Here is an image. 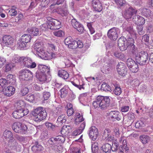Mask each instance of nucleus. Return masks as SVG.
<instances>
[{"mask_svg":"<svg viewBox=\"0 0 153 153\" xmlns=\"http://www.w3.org/2000/svg\"><path fill=\"white\" fill-rule=\"evenodd\" d=\"M118 46L121 51L126 50L128 48L132 53L135 55V59L137 62L141 65L145 64L148 61V56L146 52L142 51L137 53V48L134 44V39L129 38L128 40L123 37L120 38L118 42Z\"/></svg>","mask_w":153,"mask_h":153,"instance_id":"obj_1","label":"nucleus"},{"mask_svg":"<svg viewBox=\"0 0 153 153\" xmlns=\"http://www.w3.org/2000/svg\"><path fill=\"white\" fill-rule=\"evenodd\" d=\"M49 72L50 67L42 64H39L36 72V76L41 82H44L46 81L48 82L51 79Z\"/></svg>","mask_w":153,"mask_h":153,"instance_id":"obj_2","label":"nucleus"},{"mask_svg":"<svg viewBox=\"0 0 153 153\" xmlns=\"http://www.w3.org/2000/svg\"><path fill=\"white\" fill-rule=\"evenodd\" d=\"M110 101L108 97L98 96L93 102V105L95 108L100 107L101 109H105L108 106Z\"/></svg>","mask_w":153,"mask_h":153,"instance_id":"obj_3","label":"nucleus"},{"mask_svg":"<svg viewBox=\"0 0 153 153\" xmlns=\"http://www.w3.org/2000/svg\"><path fill=\"white\" fill-rule=\"evenodd\" d=\"M33 115L35 121H40L45 118L47 113L45 108L39 107L35 109Z\"/></svg>","mask_w":153,"mask_h":153,"instance_id":"obj_4","label":"nucleus"},{"mask_svg":"<svg viewBox=\"0 0 153 153\" xmlns=\"http://www.w3.org/2000/svg\"><path fill=\"white\" fill-rule=\"evenodd\" d=\"M12 128L15 132L22 134L26 133L27 130L26 125L19 122L14 123L12 126Z\"/></svg>","mask_w":153,"mask_h":153,"instance_id":"obj_5","label":"nucleus"},{"mask_svg":"<svg viewBox=\"0 0 153 153\" xmlns=\"http://www.w3.org/2000/svg\"><path fill=\"white\" fill-rule=\"evenodd\" d=\"M17 109L14 111L12 114L13 117L16 119L20 118L28 113L29 110L27 109Z\"/></svg>","mask_w":153,"mask_h":153,"instance_id":"obj_6","label":"nucleus"},{"mask_svg":"<svg viewBox=\"0 0 153 153\" xmlns=\"http://www.w3.org/2000/svg\"><path fill=\"white\" fill-rule=\"evenodd\" d=\"M14 43V39L10 35H5L3 37L2 44L3 45L11 47L13 45Z\"/></svg>","mask_w":153,"mask_h":153,"instance_id":"obj_7","label":"nucleus"},{"mask_svg":"<svg viewBox=\"0 0 153 153\" xmlns=\"http://www.w3.org/2000/svg\"><path fill=\"white\" fill-rule=\"evenodd\" d=\"M33 75V73L28 69L23 70L20 72L19 78L22 80H28Z\"/></svg>","mask_w":153,"mask_h":153,"instance_id":"obj_8","label":"nucleus"},{"mask_svg":"<svg viewBox=\"0 0 153 153\" xmlns=\"http://www.w3.org/2000/svg\"><path fill=\"white\" fill-rule=\"evenodd\" d=\"M119 33L120 30L118 28L114 27L108 31L107 35L108 38L111 40H115L117 39L118 34Z\"/></svg>","mask_w":153,"mask_h":153,"instance_id":"obj_9","label":"nucleus"},{"mask_svg":"<svg viewBox=\"0 0 153 153\" xmlns=\"http://www.w3.org/2000/svg\"><path fill=\"white\" fill-rule=\"evenodd\" d=\"M3 137L6 143H12L14 140L12 132L7 130H5L3 132Z\"/></svg>","mask_w":153,"mask_h":153,"instance_id":"obj_10","label":"nucleus"},{"mask_svg":"<svg viewBox=\"0 0 153 153\" xmlns=\"http://www.w3.org/2000/svg\"><path fill=\"white\" fill-rule=\"evenodd\" d=\"M137 11V10L135 8L131 7H129L125 11L124 14L125 18L126 19L131 18L133 15L136 14Z\"/></svg>","mask_w":153,"mask_h":153,"instance_id":"obj_11","label":"nucleus"},{"mask_svg":"<svg viewBox=\"0 0 153 153\" xmlns=\"http://www.w3.org/2000/svg\"><path fill=\"white\" fill-rule=\"evenodd\" d=\"M111 131L108 128L105 129L102 137V139L105 140L106 142L111 141L113 140L114 136L111 134Z\"/></svg>","mask_w":153,"mask_h":153,"instance_id":"obj_12","label":"nucleus"},{"mask_svg":"<svg viewBox=\"0 0 153 153\" xmlns=\"http://www.w3.org/2000/svg\"><path fill=\"white\" fill-rule=\"evenodd\" d=\"M71 23L72 26L80 33H82L84 31V28L82 25L76 21L74 19L71 20Z\"/></svg>","mask_w":153,"mask_h":153,"instance_id":"obj_13","label":"nucleus"},{"mask_svg":"<svg viewBox=\"0 0 153 153\" xmlns=\"http://www.w3.org/2000/svg\"><path fill=\"white\" fill-rule=\"evenodd\" d=\"M89 135L90 138L93 141L97 139L98 135V130L94 126L91 127L89 128Z\"/></svg>","mask_w":153,"mask_h":153,"instance_id":"obj_14","label":"nucleus"},{"mask_svg":"<svg viewBox=\"0 0 153 153\" xmlns=\"http://www.w3.org/2000/svg\"><path fill=\"white\" fill-rule=\"evenodd\" d=\"M111 146H112L111 149L112 151H114L117 149L119 146L118 144H112V145H111L110 144H104L102 146V148L103 152L105 153H106L108 152L110 150V147L111 148Z\"/></svg>","mask_w":153,"mask_h":153,"instance_id":"obj_15","label":"nucleus"},{"mask_svg":"<svg viewBox=\"0 0 153 153\" xmlns=\"http://www.w3.org/2000/svg\"><path fill=\"white\" fill-rule=\"evenodd\" d=\"M132 20L136 25H142L145 23L144 18L142 16L137 15L133 16Z\"/></svg>","mask_w":153,"mask_h":153,"instance_id":"obj_16","label":"nucleus"},{"mask_svg":"<svg viewBox=\"0 0 153 153\" xmlns=\"http://www.w3.org/2000/svg\"><path fill=\"white\" fill-rule=\"evenodd\" d=\"M92 4L95 11L100 12L102 10V4L99 0H92Z\"/></svg>","mask_w":153,"mask_h":153,"instance_id":"obj_17","label":"nucleus"},{"mask_svg":"<svg viewBox=\"0 0 153 153\" xmlns=\"http://www.w3.org/2000/svg\"><path fill=\"white\" fill-rule=\"evenodd\" d=\"M42 43H36L34 45V48L37 52V54L38 56L41 54L42 52H43L45 50Z\"/></svg>","mask_w":153,"mask_h":153,"instance_id":"obj_18","label":"nucleus"},{"mask_svg":"<svg viewBox=\"0 0 153 153\" xmlns=\"http://www.w3.org/2000/svg\"><path fill=\"white\" fill-rule=\"evenodd\" d=\"M142 15L149 18H152L153 17V12L149 9L143 8L140 9Z\"/></svg>","mask_w":153,"mask_h":153,"instance_id":"obj_19","label":"nucleus"},{"mask_svg":"<svg viewBox=\"0 0 153 153\" xmlns=\"http://www.w3.org/2000/svg\"><path fill=\"white\" fill-rule=\"evenodd\" d=\"M53 20V21L51 25L48 26V29L51 30H55L60 28L61 27L60 22L56 19Z\"/></svg>","mask_w":153,"mask_h":153,"instance_id":"obj_20","label":"nucleus"},{"mask_svg":"<svg viewBox=\"0 0 153 153\" xmlns=\"http://www.w3.org/2000/svg\"><path fill=\"white\" fill-rule=\"evenodd\" d=\"M53 55H54V53H52L51 54L45 50L43 52H42L39 56L42 59L45 60H48L51 59V57H53Z\"/></svg>","mask_w":153,"mask_h":153,"instance_id":"obj_21","label":"nucleus"},{"mask_svg":"<svg viewBox=\"0 0 153 153\" xmlns=\"http://www.w3.org/2000/svg\"><path fill=\"white\" fill-rule=\"evenodd\" d=\"M15 89L12 86L7 87L4 91V94L7 96L10 97L13 95L15 93Z\"/></svg>","mask_w":153,"mask_h":153,"instance_id":"obj_22","label":"nucleus"},{"mask_svg":"<svg viewBox=\"0 0 153 153\" xmlns=\"http://www.w3.org/2000/svg\"><path fill=\"white\" fill-rule=\"evenodd\" d=\"M64 140V138L61 136H57L56 138H51L48 140V143H62Z\"/></svg>","mask_w":153,"mask_h":153,"instance_id":"obj_23","label":"nucleus"},{"mask_svg":"<svg viewBox=\"0 0 153 153\" xmlns=\"http://www.w3.org/2000/svg\"><path fill=\"white\" fill-rule=\"evenodd\" d=\"M110 115L111 118L116 119L117 120H120L121 118L120 113L117 111H111Z\"/></svg>","mask_w":153,"mask_h":153,"instance_id":"obj_24","label":"nucleus"},{"mask_svg":"<svg viewBox=\"0 0 153 153\" xmlns=\"http://www.w3.org/2000/svg\"><path fill=\"white\" fill-rule=\"evenodd\" d=\"M31 58L27 56H22L21 64L24 66L27 67L28 64L31 61Z\"/></svg>","mask_w":153,"mask_h":153,"instance_id":"obj_25","label":"nucleus"},{"mask_svg":"<svg viewBox=\"0 0 153 153\" xmlns=\"http://www.w3.org/2000/svg\"><path fill=\"white\" fill-rule=\"evenodd\" d=\"M27 31L29 33L33 36H37L40 33L39 29L36 27L28 28Z\"/></svg>","mask_w":153,"mask_h":153,"instance_id":"obj_26","label":"nucleus"},{"mask_svg":"<svg viewBox=\"0 0 153 153\" xmlns=\"http://www.w3.org/2000/svg\"><path fill=\"white\" fill-rule=\"evenodd\" d=\"M140 139L143 143H146L150 142L151 138L146 135H142L140 137Z\"/></svg>","mask_w":153,"mask_h":153,"instance_id":"obj_27","label":"nucleus"},{"mask_svg":"<svg viewBox=\"0 0 153 153\" xmlns=\"http://www.w3.org/2000/svg\"><path fill=\"white\" fill-rule=\"evenodd\" d=\"M58 12L59 14L63 16L67 15L68 13L66 5H65L62 8L59 9Z\"/></svg>","mask_w":153,"mask_h":153,"instance_id":"obj_28","label":"nucleus"},{"mask_svg":"<svg viewBox=\"0 0 153 153\" xmlns=\"http://www.w3.org/2000/svg\"><path fill=\"white\" fill-rule=\"evenodd\" d=\"M43 149V147L39 144H35L32 147V150L34 153H37Z\"/></svg>","mask_w":153,"mask_h":153,"instance_id":"obj_29","label":"nucleus"},{"mask_svg":"<svg viewBox=\"0 0 153 153\" xmlns=\"http://www.w3.org/2000/svg\"><path fill=\"white\" fill-rule=\"evenodd\" d=\"M58 75L59 76L64 79H67L69 76L68 73L66 71L62 70L59 71Z\"/></svg>","mask_w":153,"mask_h":153,"instance_id":"obj_30","label":"nucleus"},{"mask_svg":"<svg viewBox=\"0 0 153 153\" xmlns=\"http://www.w3.org/2000/svg\"><path fill=\"white\" fill-rule=\"evenodd\" d=\"M71 127L69 125H64L62 128L61 133L62 135L67 134L71 129Z\"/></svg>","mask_w":153,"mask_h":153,"instance_id":"obj_31","label":"nucleus"},{"mask_svg":"<svg viewBox=\"0 0 153 153\" xmlns=\"http://www.w3.org/2000/svg\"><path fill=\"white\" fill-rule=\"evenodd\" d=\"M11 144H7V145L6 146L5 148L4 149L5 152L6 153H12L13 152V150H15L16 148L15 147L13 146H12Z\"/></svg>","mask_w":153,"mask_h":153,"instance_id":"obj_32","label":"nucleus"},{"mask_svg":"<svg viewBox=\"0 0 153 153\" xmlns=\"http://www.w3.org/2000/svg\"><path fill=\"white\" fill-rule=\"evenodd\" d=\"M25 102L22 100H17L15 104V106L17 108L20 109L23 108L25 106Z\"/></svg>","mask_w":153,"mask_h":153,"instance_id":"obj_33","label":"nucleus"},{"mask_svg":"<svg viewBox=\"0 0 153 153\" xmlns=\"http://www.w3.org/2000/svg\"><path fill=\"white\" fill-rule=\"evenodd\" d=\"M69 90V88L67 86H64L60 90L61 97L62 98H63L67 95Z\"/></svg>","mask_w":153,"mask_h":153,"instance_id":"obj_34","label":"nucleus"},{"mask_svg":"<svg viewBox=\"0 0 153 153\" xmlns=\"http://www.w3.org/2000/svg\"><path fill=\"white\" fill-rule=\"evenodd\" d=\"M18 45L19 48L20 49H23L26 48L27 44L20 39L18 40Z\"/></svg>","mask_w":153,"mask_h":153,"instance_id":"obj_35","label":"nucleus"},{"mask_svg":"<svg viewBox=\"0 0 153 153\" xmlns=\"http://www.w3.org/2000/svg\"><path fill=\"white\" fill-rule=\"evenodd\" d=\"M31 36L29 34H25L22 36L21 39L26 43L30 42L31 39Z\"/></svg>","mask_w":153,"mask_h":153,"instance_id":"obj_36","label":"nucleus"},{"mask_svg":"<svg viewBox=\"0 0 153 153\" xmlns=\"http://www.w3.org/2000/svg\"><path fill=\"white\" fill-rule=\"evenodd\" d=\"M76 118L75 120V122L76 124L79 123L83 121L84 119L82 115L80 113H77L76 114Z\"/></svg>","mask_w":153,"mask_h":153,"instance_id":"obj_37","label":"nucleus"},{"mask_svg":"<svg viewBox=\"0 0 153 153\" xmlns=\"http://www.w3.org/2000/svg\"><path fill=\"white\" fill-rule=\"evenodd\" d=\"M47 19L48 22L46 23L43 24L42 27L45 28L46 29H48V26L51 25L53 22V20H55V19H53L50 17H47Z\"/></svg>","mask_w":153,"mask_h":153,"instance_id":"obj_38","label":"nucleus"},{"mask_svg":"<svg viewBox=\"0 0 153 153\" xmlns=\"http://www.w3.org/2000/svg\"><path fill=\"white\" fill-rule=\"evenodd\" d=\"M101 90L103 91H112L110 86L105 83L103 82L101 88Z\"/></svg>","mask_w":153,"mask_h":153,"instance_id":"obj_39","label":"nucleus"},{"mask_svg":"<svg viewBox=\"0 0 153 153\" xmlns=\"http://www.w3.org/2000/svg\"><path fill=\"white\" fill-rule=\"evenodd\" d=\"M7 81L11 84H13L16 82L15 77L12 74L8 75L7 76Z\"/></svg>","mask_w":153,"mask_h":153,"instance_id":"obj_40","label":"nucleus"},{"mask_svg":"<svg viewBox=\"0 0 153 153\" xmlns=\"http://www.w3.org/2000/svg\"><path fill=\"white\" fill-rule=\"evenodd\" d=\"M67 117L64 114H62L58 117L57 121L59 123L63 124L65 122Z\"/></svg>","mask_w":153,"mask_h":153,"instance_id":"obj_41","label":"nucleus"},{"mask_svg":"<svg viewBox=\"0 0 153 153\" xmlns=\"http://www.w3.org/2000/svg\"><path fill=\"white\" fill-rule=\"evenodd\" d=\"M126 30L132 36H135L136 34L135 32L132 28V25H128L126 28Z\"/></svg>","mask_w":153,"mask_h":153,"instance_id":"obj_42","label":"nucleus"},{"mask_svg":"<svg viewBox=\"0 0 153 153\" xmlns=\"http://www.w3.org/2000/svg\"><path fill=\"white\" fill-rule=\"evenodd\" d=\"M22 58V56L19 57L17 55H15L13 57L12 62L14 64L16 63H20L21 64Z\"/></svg>","mask_w":153,"mask_h":153,"instance_id":"obj_43","label":"nucleus"},{"mask_svg":"<svg viewBox=\"0 0 153 153\" xmlns=\"http://www.w3.org/2000/svg\"><path fill=\"white\" fill-rule=\"evenodd\" d=\"M115 4L118 7H121L125 4L126 3L125 0H114Z\"/></svg>","mask_w":153,"mask_h":153,"instance_id":"obj_44","label":"nucleus"},{"mask_svg":"<svg viewBox=\"0 0 153 153\" xmlns=\"http://www.w3.org/2000/svg\"><path fill=\"white\" fill-rule=\"evenodd\" d=\"M136 62L131 58H128L126 61V64L129 68L135 64Z\"/></svg>","mask_w":153,"mask_h":153,"instance_id":"obj_45","label":"nucleus"},{"mask_svg":"<svg viewBox=\"0 0 153 153\" xmlns=\"http://www.w3.org/2000/svg\"><path fill=\"white\" fill-rule=\"evenodd\" d=\"M15 66V65L14 63H11L7 64L5 66V69L6 71H9L11 70L12 68Z\"/></svg>","mask_w":153,"mask_h":153,"instance_id":"obj_46","label":"nucleus"},{"mask_svg":"<svg viewBox=\"0 0 153 153\" xmlns=\"http://www.w3.org/2000/svg\"><path fill=\"white\" fill-rule=\"evenodd\" d=\"M91 150L93 153H98L99 148L97 144H92L91 145Z\"/></svg>","mask_w":153,"mask_h":153,"instance_id":"obj_47","label":"nucleus"},{"mask_svg":"<svg viewBox=\"0 0 153 153\" xmlns=\"http://www.w3.org/2000/svg\"><path fill=\"white\" fill-rule=\"evenodd\" d=\"M129 68L130 69V70L133 73L137 72L138 71V65L136 63Z\"/></svg>","mask_w":153,"mask_h":153,"instance_id":"obj_48","label":"nucleus"},{"mask_svg":"<svg viewBox=\"0 0 153 153\" xmlns=\"http://www.w3.org/2000/svg\"><path fill=\"white\" fill-rule=\"evenodd\" d=\"M71 153H81V149L80 148L73 147L71 149Z\"/></svg>","mask_w":153,"mask_h":153,"instance_id":"obj_49","label":"nucleus"},{"mask_svg":"<svg viewBox=\"0 0 153 153\" xmlns=\"http://www.w3.org/2000/svg\"><path fill=\"white\" fill-rule=\"evenodd\" d=\"M36 66V64L35 62L31 59V61L28 64L27 68H34Z\"/></svg>","mask_w":153,"mask_h":153,"instance_id":"obj_50","label":"nucleus"},{"mask_svg":"<svg viewBox=\"0 0 153 153\" xmlns=\"http://www.w3.org/2000/svg\"><path fill=\"white\" fill-rule=\"evenodd\" d=\"M73 40L71 37H68L65 39L64 41L65 43L68 47L69 45H70L72 43Z\"/></svg>","mask_w":153,"mask_h":153,"instance_id":"obj_51","label":"nucleus"},{"mask_svg":"<svg viewBox=\"0 0 153 153\" xmlns=\"http://www.w3.org/2000/svg\"><path fill=\"white\" fill-rule=\"evenodd\" d=\"M54 35L56 36L61 37L64 35V32L62 30H58L53 32Z\"/></svg>","mask_w":153,"mask_h":153,"instance_id":"obj_52","label":"nucleus"},{"mask_svg":"<svg viewBox=\"0 0 153 153\" xmlns=\"http://www.w3.org/2000/svg\"><path fill=\"white\" fill-rule=\"evenodd\" d=\"M16 138L21 142L26 143L27 140V137H25L22 136L18 135L16 137Z\"/></svg>","mask_w":153,"mask_h":153,"instance_id":"obj_53","label":"nucleus"},{"mask_svg":"<svg viewBox=\"0 0 153 153\" xmlns=\"http://www.w3.org/2000/svg\"><path fill=\"white\" fill-rule=\"evenodd\" d=\"M114 92L115 95H119L122 92L121 89L120 87H116L115 88Z\"/></svg>","mask_w":153,"mask_h":153,"instance_id":"obj_54","label":"nucleus"},{"mask_svg":"<svg viewBox=\"0 0 153 153\" xmlns=\"http://www.w3.org/2000/svg\"><path fill=\"white\" fill-rule=\"evenodd\" d=\"M6 62V59L3 57L0 56V68H2Z\"/></svg>","mask_w":153,"mask_h":153,"instance_id":"obj_55","label":"nucleus"},{"mask_svg":"<svg viewBox=\"0 0 153 153\" xmlns=\"http://www.w3.org/2000/svg\"><path fill=\"white\" fill-rule=\"evenodd\" d=\"M55 149L58 153H61L63 152V148L61 145L58 144V145L56 146Z\"/></svg>","mask_w":153,"mask_h":153,"instance_id":"obj_56","label":"nucleus"},{"mask_svg":"<svg viewBox=\"0 0 153 153\" xmlns=\"http://www.w3.org/2000/svg\"><path fill=\"white\" fill-rule=\"evenodd\" d=\"M35 97L34 95L29 94L26 97V100L30 102H31L34 100Z\"/></svg>","mask_w":153,"mask_h":153,"instance_id":"obj_57","label":"nucleus"},{"mask_svg":"<svg viewBox=\"0 0 153 153\" xmlns=\"http://www.w3.org/2000/svg\"><path fill=\"white\" fill-rule=\"evenodd\" d=\"M50 96L51 94L49 92L45 91L43 93V98L44 100H47Z\"/></svg>","mask_w":153,"mask_h":153,"instance_id":"obj_58","label":"nucleus"},{"mask_svg":"<svg viewBox=\"0 0 153 153\" xmlns=\"http://www.w3.org/2000/svg\"><path fill=\"white\" fill-rule=\"evenodd\" d=\"M126 67L124 65V64L123 62H120L118 63L117 65V71H120L123 68H125Z\"/></svg>","mask_w":153,"mask_h":153,"instance_id":"obj_59","label":"nucleus"},{"mask_svg":"<svg viewBox=\"0 0 153 153\" xmlns=\"http://www.w3.org/2000/svg\"><path fill=\"white\" fill-rule=\"evenodd\" d=\"M28 91V88L26 87H25L21 90L20 94L22 96H24L27 94Z\"/></svg>","mask_w":153,"mask_h":153,"instance_id":"obj_60","label":"nucleus"},{"mask_svg":"<svg viewBox=\"0 0 153 153\" xmlns=\"http://www.w3.org/2000/svg\"><path fill=\"white\" fill-rule=\"evenodd\" d=\"M8 13L11 16H15L17 14V11L15 9L12 8L9 10Z\"/></svg>","mask_w":153,"mask_h":153,"instance_id":"obj_61","label":"nucleus"},{"mask_svg":"<svg viewBox=\"0 0 153 153\" xmlns=\"http://www.w3.org/2000/svg\"><path fill=\"white\" fill-rule=\"evenodd\" d=\"M47 45L49 49L52 51L54 52L56 51V46L53 44L51 43H48Z\"/></svg>","mask_w":153,"mask_h":153,"instance_id":"obj_62","label":"nucleus"},{"mask_svg":"<svg viewBox=\"0 0 153 153\" xmlns=\"http://www.w3.org/2000/svg\"><path fill=\"white\" fill-rule=\"evenodd\" d=\"M114 56L119 59H122L124 58V55L121 52H116L114 53Z\"/></svg>","mask_w":153,"mask_h":153,"instance_id":"obj_63","label":"nucleus"},{"mask_svg":"<svg viewBox=\"0 0 153 153\" xmlns=\"http://www.w3.org/2000/svg\"><path fill=\"white\" fill-rule=\"evenodd\" d=\"M45 125L47 128L49 129H53L54 127V126L52 123L49 122H46L45 123Z\"/></svg>","mask_w":153,"mask_h":153,"instance_id":"obj_64","label":"nucleus"}]
</instances>
